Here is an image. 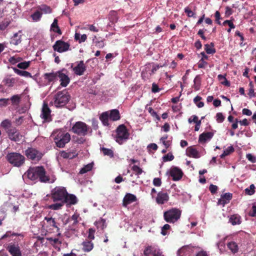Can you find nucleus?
<instances>
[{
    "instance_id": "a878e982",
    "label": "nucleus",
    "mask_w": 256,
    "mask_h": 256,
    "mask_svg": "<svg viewBox=\"0 0 256 256\" xmlns=\"http://www.w3.org/2000/svg\"><path fill=\"white\" fill-rule=\"evenodd\" d=\"M187 156L194 158H198L199 154L198 151L193 146H189L186 149Z\"/></svg>"
},
{
    "instance_id": "f257e3e1",
    "label": "nucleus",
    "mask_w": 256,
    "mask_h": 256,
    "mask_svg": "<svg viewBox=\"0 0 256 256\" xmlns=\"http://www.w3.org/2000/svg\"><path fill=\"white\" fill-rule=\"evenodd\" d=\"M24 175L32 181L38 180L42 182H47L50 180L49 177L46 176L45 169L42 166L30 168Z\"/></svg>"
},
{
    "instance_id": "09e8293b",
    "label": "nucleus",
    "mask_w": 256,
    "mask_h": 256,
    "mask_svg": "<svg viewBox=\"0 0 256 256\" xmlns=\"http://www.w3.org/2000/svg\"><path fill=\"white\" fill-rule=\"evenodd\" d=\"M194 88L196 90H198L200 86V78L199 76H196L194 80Z\"/></svg>"
},
{
    "instance_id": "6e6552de",
    "label": "nucleus",
    "mask_w": 256,
    "mask_h": 256,
    "mask_svg": "<svg viewBox=\"0 0 256 256\" xmlns=\"http://www.w3.org/2000/svg\"><path fill=\"white\" fill-rule=\"evenodd\" d=\"M89 126L84 122H76L71 128V131L78 136H85L88 134Z\"/></svg>"
},
{
    "instance_id": "7ed1b4c3",
    "label": "nucleus",
    "mask_w": 256,
    "mask_h": 256,
    "mask_svg": "<svg viewBox=\"0 0 256 256\" xmlns=\"http://www.w3.org/2000/svg\"><path fill=\"white\" fill-rule=\"evenodd\" d=\"M70 98V96L66 90L60 91L54 95L53 101L50 104L57 108H62L68 104Z\"/></svg>"
},
{
    "instance_id": "bb28decb",
    "label": "nucleus",
    "mask_w": 256,
    "mask_h": 256,
    "mask_svg": "<svg viewBox=\"0 0 256 256\" xmlns=\"http://www.w3.org/2000/svg\"><path fill=\"white\" fill-rule=\"evenodd\" d=\"M82 250L84 252H90L94 248V244L89 240H85L82 244Z\"/></svg>"
},
{
    "instance_id": "dca6fc26",
    "label": "nucleus",
    "mask_w": 256,
    "mask_h": 256,
    "mask_svg": "<svg viewBox=\"0 0 256 256\" xmlns=\"http://www.w3.org/2000/svg\"><path fill=\"white\" fill-rule=\"evenodd\" d=\"M86 66L83 60L78 62L77 65L73 68L72 70L74 74L77 76H82L86 70Z\"/></svg>"
},
{
    "instance_id": "72a5a7b5",
    "label": "nucleus",
    "mask_w": 256,
    "mask_h": 256,
    "mask_svg": "<svg viewBox=\"0 0 256 256\" xmlns=\"http://www.w3.org/2000/svg\"><path fill=\"white\" fill-rule=\"evenodd\" d=\"M56 202L54 204H52L50 205H48V208L50 210H58L62 209V207L64 206V202Z\"/></svg>"
},
{
    "instance_id": "473e14b6",
    "label": "nucleus",
    "mask_w": 256,
    "mask_h": 256,
    "mask_svg": "<svg viewBox=\"0 0 256 256\" xmlns=\"http://www.w3.org/2000/svg\"><path fill=\"white\" fill-rule=\"evenodd\" d=\"M40 12H42L44 14H50L52 12V10L50 6L46 4H42L36 7Z\"/></svg>"
},
{
    "instance_id": "680f3d73",
    "label": "nucleus",
    "mask_w": 256,
    "mask_h": 256,
    "mask_svg": "<svg viewBox=\"0 0 256 256\" xmlns=\"http://www.w3.org/2000/svg\"><path fill=\"white\" fill-rule=\"evenodd\" d=\"M208 64V62L203 60H200L198 64L199 68H204Z\"/></svg>"
},
{
    "instance_id": "052dcab7",
    "label": "nucleus",
    "mask_w": 256,
    "mask_h": 256,
    "mask_svg": "<svg viewBox=\"0 0 256 256\" xmlns=\"http://www.w3.org/2000/svg\"><path fill=\"white\" fill-rule=\"evenodd\" d=\"M184 12L187 14V16L188 17H196L194 12L190 10L188 7L184 8Z\"/></svg>"
},
{
    "instance_id": "bf43d9fd",
    "label": "nucleus",
    "mask_w": 256,
    "mask_h": 256,
    "mask_svg": "<svg viewBox=\"0 0 256 256\" xmlns=\"http://www.w3.org/2000/svg\"><path fill=\"white\" fill-rule=\"evenodd\" d=\"M164 162L172 161L174 159V156L170 153L164 156L162 158Z\"/></svg>"
},
{
    "instance_id": "2eb2a0df",
    "label": "nucleus",
    "mask_w": 256,
    "mask_h": 256,
    "mask_svg": "<svg viewBox=\"0 0 256 256\" xmlns=\"http://www.w3.org/2000/svg\"><path fill=\"white\" fill-rule=\"evenodd\" d=\"M170 175L172 177L174 181H177L182 178L183 172L180 168L177 167H172L170 170Z\"/></svg>"
},
{
    "instance_id": "a18cd8bd",
    "label": "nucleus",
    "mask_w": 256,
    "mask_h": 256,
    "mask_svg": "<svg viewBox=\"0 0 256 256\" xmlns=\"http://www.w3.org/2000/svg\"><path fill=\"white\" fill-rule=\"evenodd\" d=\"M11 236H24L21 234H18L16 232H12L10 231H8L6 232V233L4 234L1 240H4L6 238L10 237Z\"/></svg>"
},
{
    "instance_id": "ea45409f",
    "label": "nucleus",
    "mask_w": 256,
    "mask_h": 256,
    "mask_svg": "<svg viewBox=\"0 0 256 256\" xmlns=\"http://www.w3.org/2000/svg\"><path fill=\"white\" fill-rule=\"evenodd\" d=\"M9 99L10 101H11L12 105L18 106L20 102L21 97L20 95L15 94Z\"/></svg>"
},
{
    "instance_id": "f03ea898",
    "label": "nucleus",
    "mask_w": 256,
    "mask_h": 256,
    "mask_svg": "<svg viewBox=\"0 0 256 256\" xmlns=\"http://www.w3.org/2000/svg\"><path fill=\"white\" fill-rule=\"evenodd\" d=\"M52 137L56 146L59 148H64L71 139L70 134L61 129L54 131Z\"/></svg>"
},
{
    "instance_id": "9b49d317",
    "label": "nucleus",
    "mask_w": 256,
    "mask_h": 256,
    "mask_svg": "<svg viewBox=\"0 0 256 256\" xmlns=\"http://www.w3.org/2000/svg\"><path fill=\"white\" fill-rule=\"evenodd\" d=\"M54 50L62 53L70 50V44L62 40H56L52 46Z\"/></svg>"
},
{
    "instance_id": "f8f14e48",
    "label": "nucleus",
    "mask_w": 256,
    "mask_h": 256,
    "mask_svg": "<svg viewBox=\"0 0 256 256\" xmlns=\"http://www.w3.org/2000/svg\"><path fill=\"white\" fill-rule=\"evenodd\" d=\"M6 250L12 256H22L20 246L18 242H10L6 247Z\"/></svg>"
},
{
    "instance_id": "aec40b11",
    "label": "nucleus",
    "mask_w": 256,
    "mask_h": 256,
    "mask_svg": "<svg viewBox=\"0 0 256 256\" xmlns=\"http://www.w3.org/2000/svg\"><path fill=\"white\" fill-rule=\"evenodd\" d=\"M213 136L212 132H204L200 135L198 142L200 144L206 143L207 141L210 140Z\"/></svg>"
},
{
    "instance_id": "69168bd1",
    "label": "nucleus",
    "mask_w": 256,
    "mask_h": 256,
    "mask_svg": "<svg viewBox=\"0 0 256 256\" xmlns=\"http://www.w3.org/2000/svg\"><path fill=\"white\" fill-rule=\"evenodd\" d=\"M214 17L216 18V22L218 24H220V20L222 18L220 16V12L218 11H216L214 14Z\"/></svg>"
},
{
    "instance_id": "1a4fd4ad",
    "label": "nucleus",
    "mask_w": 256,
    "mask_h": 256,
    "mask_svg": "<svg viewBox=\"0 0 256 256\" xmlns=\"http://www.w3.org/2000/svg\"><path fill=\"white\" fill-rule=\"evenodd\" d=\"M24 154L28 159L36 162L40 161L43 156L41 152L32 147L28 148L25 150Z\"/></svg>"
},
{
    "instance_id": "6e6d98bb",
    "label": "nucleus",
    "mask_w": 256,
    "mask_h": 256,
    "mask_svg": "<svg viewBox=\"0 0 256 256\" xmlns=\"http://www.w3.org/2000/svg\"><path fill=\"white\" fill-rule=\"evenodd\" d=\"M132 170L135 172L136 175H140L142 172V170L138 166L134 165L132 166Z\"/></svg>"
},
{
    "instance_id": "13d9d810",
    "label": "nucleus",
    "mask_w": 256,
    "mask_h": 256,
    "mask_svg": "<svg viewBox=\"0 0 256 256\" xmlns=\"http://www.w3.org/2000/svg\"><path fill=\"white\" fill-rule=\"evenodd\" d=\"M10 21L4 20L0 23V30H4L10 24Z\"/></svg>"
},
{
    "instance_id": "8fccbe9b",
    "label": "nucleus",
    "mask_w": 256,
    "mask_h": 256,
    "mask_svg": "<svg viewBox=\"0 0 256 256\" xmlns=\"http://www.w3.org/2000/svg\"><path fill=\"white\" fill-rule=\"evenodd\" d=\"M255 186L254 184L250 185V187L245 189V193L248 195H252L255 192Z\"/></svg>"
},
{
    "instance_id": "9d476101",
    "label": "nucleus",
    "mask_w": 256,
    "mask_h": 256,
    "mask_svg": "<svg viewBox=\"0 0 256 256\" xmlns=\"http://www.w3.org/2000/svg\"><path fill=\"white\" fill-rule=\"evenodd\" d=\"M128 136L129 134L126 126L124 124L119 126L116 129V141L121 144L124 140L128 139Z\"/></svg>"
},
{
    "instance_id": "c03bdc74",
    "label": "nucleus",
    "mask_w": 256,
    "mask_h": 256,
    "mask_svg": "<svg viewBox=\"0 0 256 256\" xmlns=\"http://www.w3.org/2000/svg\"><path fill=\"white\" fill-rule=\"evenodd\" d=\"M234 150V147L232 146H230L228 147L223 152V153L220 155L221 158H224L226 156L229 155L230 154L233 152Z\"/></svg>"
},
{
    "instance_id": "cd10ccee",
    "label": "nucleus",
    "mask_w": 256,
    "mask_h": 256,
    "mask_svg": "<svg viewBox=\"0 0 256 256\" xmlns=\"http://www.w3.org/2000/svg\"><path fill=\"white\" fill-rule=\"evenodd\" d=\"M50 31L57 33L58 35L62 34V32L58 26V20L55 18L50 26Z\"/></svg>"
},
{
    "instance_id": "58836bf2",
    "label": "nucleus",
    "mask_w": 256,
    "mask_h": 256,
    "mask_svg": "<svg viewBox=\"0 0 256 256\" xmlns=\"http://www.w3.org/2000/svg\"><path fill=\"white\" fill-rule=\"evenodd\" d=\"M87 39V36L86 34H83L80 36V34L76 32L74 34V40L78 41L80 44L84 42Z\"/></svg>"
},
{
    "instance_id": "423d86ee",
    "label": "nucleus",
    "mask_w": 256,
    "mask_h": 256,
    "mask_svg": "<svg viewBox=\"0 0 256 256\" xmlns=\"http://www.w3.org/2000/svg\"><path fill=\"white\" fill-rule=\"evenodd\" d=\"M182 211L178 208H172L164 213V220L169 223H174L181 216Z\"/></svg>"
},
{
    "instance_id": "e2e57ef3",
    "label": "nucleus",
    "mask_w": 256,
    "mask_h": 256,
    "mask_svg": "<svg viewBox=\"0 0 256 256\" xmlns=\"http://www.w3.org/2000/svg\"><path fill=\"white\" fill-rule=\"evenodd\" d=\"M216 120L218 122H222L224 120V116L221 112H218L216 115Z\"/></svg>"
},
{
    "instance_id": "f704fd0d",
    "label": "nucleus",
    "mask_w": 256,
    "mask_h": 256,
    "mask_svg": "<svg viewBox=\"0 0 256 256\" xmlns=\"http://www.w3.org/2000/svg\"><path fill=\"white\" fill-rule=\"evenodd\" d=\"M228 248L234 253H236L238 250V246L237 244L234 242H230L227 244Z\"/></svg>"
},
{
    "instance_id": "4be33fe9",
    "label": "nucleus",
    "mask_w": 256,
    "mask_h": 256,
    "mask_svg": "<svg viewBox=\"0 0 256 256\" xmlns=\"http://www.w3.org/2000/svg\"><path fill=\"white\" fill-rule=\"evenodd\" d=\"M169 200V196L166 192H160L158 194L156 198V202L158 204H162L167 202Z\"/></svg>"
},
{
    "instance_id": "393cba45",
    "label": "nucleus",
    "mask_w": 256,
    "mask_h": 256,
    "mask_svg": "<svg viewBox=\"0 0 256 256\" xmlns=\"http://www.w3.org/2000/svg\"><path fill=\"white\" fill-rule=\"evenodd\" d=\"M109 112L110 119L112 121H116L120 118L119 110L117 109H114Z\"/></svg>"
},
{
    "instance_id": "de8ad7c7",
    "label": "nucleus",
    "mask_w": 256,
    "mask_h": 256,
    "mask_svg": "<svg viewBox=\"0 0 256 256\" xmlns=\"http://www.w3.org/2000/svg\"><path fill=\"white\" fill-rule=\"evenodd\" d=\"M93 165L92 164H88L82 168L80 171V174H84L92 170Z\"/></svg>"
},
{
    "instance_id": "20e7f679",
    "label": "nucleus",
    "mask_w": 256,
    "mask_h": 256,
    "mask_svg": "<svg viewBox=\"0 0 256 256\" xmlns=\"http://www.w3.org/2000/svg\"><path fill=\"white\" fill-rule=\"evenodd\" d=\"M6 158L10 164L16 167L21 166L25 162L24 156L18 152L8 153Z\"/></svg>"
},
{
    "instance_id": "6ab92c4d",
    "label": "nucleus",
    "mask_w": 256,
    "mask_h": 256,
    "mask_svg": "<svg viewBox=\"0 0 256 256\" xmlns=\"http://www.w3.org/2000/svg\"><path fill=\"white\" fill-rule=\"evenodd\" d=\"M232 198V194L230 192L225 193L221 196L220 199L218 200V204L224 206L228 204Z\"/></svg>"
},
{
    "instance_id": "c9c22d12",
    "label": "nucleus",
    "mask_w": 256,
    "mask_h": 256,
    "mask_svg": "<svg viewBox=\"0 0 256 256\" xmlns=\"http://www.w3.org/2000/svg\"><path fill=\"white\" fill-rule=\"evenodd\" d=\"M21 42V35H19L18 33H16L11 38L10 44L16 46L20 44Z\"/></svg>"
},
{
    "instance_id": "f3484780",
    "label": "nucleus",
    "mask_w": 256,
    "mask_h": 256,
    "mask_svg": "<svg viewBox=\"0 0 256 256\" xmlns=\"http://www.w3.org/2000/svg\"><path fill=\"white\" fill-rule=\"evenodd\" d=\"M58 72H46L44 74L43 77L46 82L47 84H50L51 82H54L58 80Z\"/></svg>"
},
{
    "instance_id": "338daca9",
    "label": "nucleus",
    "mask_w": 256,
    "mask_h": 256,
    "mask_svg": "<svg viewBox=\"0 0 256 256\" xmlns=\"http://www.w3.org/2000/svg\"><path fill=\"white\" fill-rule=\"evenodd\" d=\"M153 184L156 186H160L162 184L161 179L158 178H156L153 180Z\"/></svg>"
},
{
    "instance_id": "7c9ffc66",
    "label": "nucleus",
    "mask_w": 256,
    "mask_h": 256,
    "mask_svg": "<svg viewBox=\"0 0 256 256\" xmlns=\"http://www.w3.org/2000/svg\"><path fill=\"white\" fill-rule=\"evenodd\" d=\"M108 19L112 24L116 23L118 20V12L114 10L110 11L108 14Z\"/></svg>"
},
{
    "instance_id": "a19ab883",
    "label": "nucleus",
    "mask_w": 256,
    "mask_h": 256,
    "mask_svg": "<svg viewBox=\"0 0 256 256\" xmlns=\"http://www.w3.org/2000/svg\"><path fill=\"white\" fill-rule=\"evenodd\" d=\"M42 13L40 12L38 10H36L33 14L31 15V17L34 21L38 22L40 20Z\"/></svg>"
},
{
    "instance_id": "774afa93",
    "label": "nucleus",
    "mask_w": 256,
    "mask_h": 256,
    "mask_svg": "<svg viewBox=\"0 0 256 256\" xmlns=\"http://www.w3.org/2000/svg\"><path fill=\"white\" fill-rule=\"evenodd\" d=\"M218 186L216 185L211 184L209 187V190L212 194H214L218 190Z\"/></svg>"
},
{
    "instance_id": "0eeeda50",
    "label": "nucleus",
    "mask_w": 256,
    "mask_h": 256,
    "mask_svg": "<svg viewBox=\"0 0 256 256\" xmlns=\"http://www.w3.org/2000/svg\"><path fill=\"white\" fill-rule=\"evenodd\" d=\"M41 224L42 230L43 232L51 233L54 228H56L57 232L60 230V228L56 224L55 219L52 217L46 216Z\"/></svg>"
},
{
    "instance_id": "49530a36",
    "label": "nucleus",
    "mask_w": 256,
    "mask_h": 256,
    "mask_svg": "<svg viewBox=\"0 0 256 256\" xmlns=\"http://www.w3.org/2000/svg\"><path fill=\"white\" fill-rule=\"evenodd\" d=\"M202 99V98L199 96H196L194 99V102L199 108H202L204 106V102H200Z\"/></svg>"
},
{
    "instance_id": "e433bc0d",
    "label": "nucleus",
    "mask_w": 256,
    "mask_h": 256,
    "mask_svg": "<svg viewBox=\"0 0 256 256\" xmlns=\"http://www.w3.org/2000/svg\"><path fill=\"white\" fill-rule=\"evenodd\" d=\"M15 73L17 74L26 78H32L31 74L27 71L20 70L16 68H13Z\"/></svg>"
},
{
    "instance_id": "4468645a",
    "label": "nucleus",
    "mask_w": 256,
    "mask_h": 256,
    "mask_svg": "<svg viewBox=\"0 0 256 256\" xmlns=\"http://www.w3.org/2000/svg\"><path fill=\"white\" fill-rule=\"evenodd\" d=\"M6 132L9 138L14 142L20 141L22 138L18 130L14 127L8 130Z\"/></svg>"
},
{
    "instance_id": "5fc2aeb1",
    "label": "nucleus",
    "mask_w": 256,
    "mask_h": 256,
    "mask_svg": "<svg viewBox=\"0 0 256 256\" xmlns=\"http://www.w3.org/2000/svg\"><path fill=\"white\" fill-rule=\"evenodd\" d=\"M30 65V62H24L19 63L17 65V67L21 69H26Z\"/></svg>"
},
{
    "instance_id": "412c9836",
    "label": "nucleus",
    "mask_w": 256,
    "mask_h": 256,
    "mask_svg": "<svg viewBox=\"0 0 256 256\" xmlns=\"http://www.w3.org/2000/svg\"><path fill=\"white\" fill-rule=\"evenodd\" d=\"M136 200V198L134 195L131 194H126L123 198L122 206L126 208L128 204Z\"/></svg>"
},
{
    "instance_id": "603ef678",
    "label": "nucleus",
    "mask_w": 256,
    "mask_h": 256,
    "mask_svg": "<svg viewBox=\"0 0 256 256\" xmlns=\"http://www.w3.org/2000/svg\"><path fill=\"white\" fill-rule=\"evenodd\" d=\"M46 240L52 244L54 245L56 244H58L60 245L62 242L59 240L58 238H48Z\"/></svg>"
},
{
    "instance_id": "4c0bfd02",
    "label": "nucleus",
    "mask_w": 256,
    "mask_h": 256,
    "mask_svg": "<svg viewBox=\"0 0 256 256\" xmlns=\"http://www.w3.org/2000/svg\"><path fill=\"white\" fill-rule=\"evenodd\" d=\"M214 47V44L211 42L210 45L206 44L204 45V50L208 54H214L216 52Z\"/></svg>"
},
{
    "instance_id": "4d7b16f0",
    "label": "nucleus",
    "mask_w": 256,
    "mask_h": 256,
    "mask_svg": "<svg viewBox=\"0 0 256 256\" xmlns=\"http://www.w3.org/2000/svg\"><path fill=\"white\" fill-rule=\"evenodd\" d=\"M148 110L149 113L151 114L152 116L153 117H155L158 120H160V117L157 114V113L152 109V108L150 107Z\"/></svg>"
},
{
    "instance_id": "c756f323",
    "label": "nucleus",
    "mask_w": 256,
    "mask_h": 256,
    "mask_svg": "<svg viewBox=\"0 0 256 256\" xmlns=\"http://www.w3.org/2000/svg\"><path fill=\"white\" fill-rule=\"evenodd\" d=\"M232 225L240 224L241 223V217L238 214L232 215L229 220Z\"/></svg>"
},
{
    "instance_id": "ddd939ff",
    "label": "nucleus",
    "mask_w": 256,
    "mask_h": 256,
    "mask_svg": "<svg viewBox=\"0 0 256 256\" xmlns=\"http://www.w3.org/2000/svg\"><path fill=\"white\" fill-rule=\"evenodd\" d=\"M144 256H164L161 250L154 246H148L144 251Z\"/></svg>"
},
{
    "instance_id": "3c124183",
    "label": "nucleus",
    "mask_w": 256,
    "mask_h": 256,
    "mask_svg": "<svg viewBox=\"0 0 256 256\" xmlns=\"http://www.w3.org/2000/svg\"><path fill=\"white\" fill-rule=\"evenodd\" d=\"M95 224L98 227H100L102 229H104L106 226V220L104 218H100L99 220L95 222Z\"/></svg>"
},
{
    "instance_id": "a211bd4d",
    "label": "nucleus",
    "mask_w": 256,
    "mask_h": 256,
    "mask_svg": "<svg viewBox=\"0 0 256 256\" xmlns=\"http://www.w3.org/2000/svg\"><path fill=\"white\" fill-rule=\"evenodd\" d=\"M51 110L48 106L47 104L44 103L42 106L41 117L42 119L46 121L50 120Z\"/></svg>"
},
{
    "instance_id": "2f4dec72",
    "label": "nucleus",
    "mask_w": 256,
    "mask_h": 256,
    "mask_svg": "<svg viewBox=\"0 0 256 256\" xmlns=\"http://www.w3.org/2000/svg\"><path fill=\"white\" fill-rule=\"evenodd\" d=\"M0 126L6 130V132H7L8 130L14 128L12 126L11 121L8 119L4 120L1 122Z\"/></svg>"
},
{
    "instance_id": "37998d69",
    "label": "nucleus",
    "mask_w": 256,
    "mask_h": 256,
    "mask_svg": "<svg viewBox=\"0 0 256 256\" xmlns=\"http://www.w3.org/2000/svg\"><path fill=\"white\" fill-rule=\"evenodd\" d=\"M100 150L102 152L104 155L108 156L110 158L114 157V152L111 149L103 147L100 148Z\"/></svg>"
},
{
    "instance_id": "79ce46f5",
    "label": "nucleus",
    "mask_w": 256,
    "mask_h": 256,
    "mask_svg": "<svg viewBox=\"0 0 256 256\" xmlns=\"http://www.w3.org/2000/svg\"><path fill=\"white\" fill-rule=\"evenodd\" d=\"M218 78L220 81V83L226 86H230V82L227 80L226 76L222 74H218Z\"/></svg>"
},
{
    "instance_id": "5701e85b",
    "label": "nucleus",
    "mask_w": 256,
    "mask_h": 256,
    "mask_svg": "<svg viewBox=\"0 0 256 256\" xmlns=\"http://www.w3.org/2000/svg\"><path fill=\"white\" fill-rule=\"evenodd\" d=\"M58 78H60V85L64 87L66 86L70 82L68 76L62 73V71H58Z\"/></svg>"
},
{
    "instance_id": "b1692460",
    "label": "nucleus",
    "mask_w": 256,
    "mask_h": 256,
    "mask_svg": "<svg viewBox=\"0 0 256 256\" xmlns=\"http://www.w3.org/2000/svg\"><path fill=\"white\" fill-rule=\"evenodd\" d=\"M64 204H68L70 205H74L78 202V199L75 195L72 194H69L68 192L66 196V200H64Z\"/></svg>"
},
{
    "instance_id": "39448f33",
    "label": "nucleus",
    "mask_w": 256,
    "mask_h": 256,
    "mask_svg": "<svg viewBox=\"0 0 256 256\" xmlns=\"http://www.w3.org/2000/svg\"><path fill=\"white\" fill-rule=\"evenodd\" d=\"M68 192L64 187L56 186L51 191L50 198L54 202H63Z\"/></svg>"
},
{
    "instance_id": "c85d7f7f",
    "label": "nucleus",
    "mask_w": 256,
    "mask_h": 256,
    "mask_svg": "<svg viewBox=\"0 0 256 256\" xmlns=\"http://www.w3.org/2000/svg\"><path fill=\"white\" fill-rule=\"evenodd\" d=\"M108 118H110L109 112H102L100 116V120L102 121L103 124L106 126L108 125Z\"/></svg>"
},
{
    "instance_id": "864d4df0",
    "label": "nucleus",
    "mask_w": 256,
    "mask_h": 256,
    "mask_svg": "<svg viewBox=\"0 0 256 256\" xmlns=\"http://www.w3.org/2000/svg\"><path fill=\"white\" fill-rule=\"evenodd\" d=\"M10 104V99L1 98H0V108L6 107Z\"/></svg>"
},
{
    "instance_id": "0e129e2a",
    "label": "nucleus",
    "mask_w": 256,
    "mask_h": 256,
    "mask_svg": "<svg viewBox=\"0 0 256 256\" xmlns=\"http://www.w3.org/2000/svg\"><path fill=\"white\" fill-rule=\"evenodd\" d=\"M248 160L252 163L256 162V158L251 154H248L246 155Z\"/></svg>"
}]
</instances>
